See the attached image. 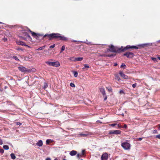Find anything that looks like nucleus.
<instances>
[{"mask_svg": "<svg viewBox=\"0 0 160 160\" xmlns=\"http://www.w3.org/2000/svg\"><path fill=\"white\" fill-rule=\"evenodd\" d=\"M92 135V133L90 132L86 131L82 132L78 134V136L79 137H87L88 136Z\"/></svg>", "mask_w": 160, "mask_h": 160, "instance_id": "7", "label": "nucleus"}, {"mask_svg": "<svg viewBox=\"0 0 160 160\" xmlns=\"http://www.w3.org/2000/svg\"><path fill=\"white\" fill-rule=\"evenodd\" d=\"M100 92H101L103 96H104L105 95H106V94L105 92V90L103 88H101L100 89Z\"/></svg>", "mask_w": 160, "mask_h": 160, "instance_id": "17", "label": "nucleus"}, {"mask_svg": "<svg viewBox=\"0 0 160 160\" xmlns=\"http://www.w3.org/2000/svg\"><path fill=\"white\" fill-rule=\"evenodd\" d=\"M3 148L5 150H8L9 149V147L8 145H4L3 147Z\"/></svg>", "mask_w": 160, "mask_h": 160, "instance_id": "22", "label": "nucleus"}, {"mask_svg": "<svg viewBox=\"0 0 160 160\" xmlns=\"http://www.w3.org/2000/svg\"><path fill=\"white\" fill-rule=\"evenodd\" d=\"M28 31L31 33L32 36L36 39H38L40 37H42V38H43L46 37H48V38L50 40L53 39H56L58 40H60L63 41H67L68 40V39L67 37H65L64 36L58 33H52L50 34H46L45 35H43L42 34L36 33L31 31L29 29H28Z\"/></svg>", "mask_w": 160, "mask_h": 160, "instance_id": "1", "label": "nucleus"}, {"mask_svg": "<svg viewBox=\"0 0 160 160\" xmlns=\"http://www.w3.org/2000/svg\"><path fill=\"white\" fill-rule=\"evenodd\" d=\"M65 46H62V48H61V51L60 52H61L62 51H64L65 50Z\"/></svg>", "mask_w": 160, "mask_h": 160, "instance_id": "27", "label": "nucleus"}, {"mask_svg": "<svg viewBox=\"0 0 160 160\" xmlns=\"http://www.w3.org/2000/svg\"><path fill=\"white\" fill-rule=\"evenodd\" d=\"M158 58L159 60H160V57H158Z\"/></svg>", "mask_w": 160, "mask_h": 160, "instance_id": "51", "label": "nucleus"}, {"mask_svg": "<svg viewBox=\"0 0 160 160\" xmlns=\"http://www.w3.org/2000/svg\"><path fill=\"white\" fill-rule=\"evenodd\" d=\"M2 22H0V24H2Z\"/></svg>", "mask_w": 160, "mask_h": 160, "instance_id": "54", "label": "nucleus"}, {"mask_svg": "<svg viewBox=\"0 0 160 160\" xmlns=\"http://www.w3.org/2000/svg\"><path fill=\"white\" fill-rule=\"evenodd\" d=\"M117 65V64H115V66H116Z\"/></svg>", "mask_w": 160, "mask_h": 160, "instance_id": "53", "label": "nucleus"}, {"mask_svg": "<svg viewBox=\"0 0 160 160\" xmlns=\"http://www.w3.org/2000/svg\"><path fill=\"white\" fill-rule=\"evenodd\" d=\"M97 122H100L101 123H102V122H100V121H98H98H97Z\"/></svg>", "mask_w": 160, "mask_h": 160, "instance_id": "50", "label": "nucleus"}, {"mask_svg": "<svg viewBox=\"0 0 160 160\" xmlns=\"http://www.w3.org/2000/svg\"><path fill=\"white\" fill-rule=\"evenodd\" d=\"M123 56H126L128 58H132L134 57V54L132 52H128L124 53Z\"/></svg>", "mask_w": 160, "mask_h": 160, "instance_id": "8", "label": "nucleus"}, {"mask_svg": "<svg viewBox=\"0 0 160 160\" xmlns=\"http://www.w3.org/2000/svg\"><path fill=\"white\" fill-rule=\"evenodd\" d=\"M74 41V42H76V41Z\"/></svg>", "mask_w": 160, "mask_h": 160, "instance_id": "55", "label": "nucleus"}, {"mask_svg": "<svg viewBox=\"0 0 160 160\" xmlns=\"http://www.w3.org/2000/svg\"><path fill=\"white\" fill-rule=\"evenodd\" d=\"M159 42H160V40L159 41Z\"/></svg>", "mask_w": 160, "mask_h": 160, "instance_id": "56", "label": "nucleus"}, {"mask_svg": "<svg viewBox=\"0 0 160 160\" xmlns=\"http://www.w3.org/2000/svg\"><path fill=\"white\" fill-rule=\"evenodd\" d=\"M51 142V140L48 139L46 141V144L47 145H48Z\"/></svg>", "mask_w": 160, "mask_h": 160, "instance_id": "25", "label": "nucleus"}, {"mask_svg": "<svg viewBox=\"0 0 160 160\" xmlns=\"http://www.w3.org/2000/svg\"><path fill=\"white\" fill-rule=\"evenodd\" d=\"M3 39L4 42L6 41L7 40L6 38H3Z\"/></svg>", "mask_w": 160, "mask_h": 160, "instance_id": "47", "label": "nucleus"}, {"mask_svg": "<svg viewBox=\"0 0 160 160\" xmlns=\"http://www.w3.org/2000/svg\"><path fill=\"white\" fill-rule=\"evenodd\" d=\"M115 55V54H106V57H113Z\"/></svg>", "mask_w": 160, "mask_h": 160, "instance_id": "24", "label": "nucleus"}, {"mask_svg": "<svg viewBox=\"0 0 160 160\" xmlns=\"http://www.w3.org/2000/svg\"><path fill=\"white\" fill-rule=\"evenodd\" d=\"M119 93H120V94H122V93H124L123 92V91L122 90H121L120 91H119Z\"/></svg>", "mask_w": 160, "mask_h": 160, "instance_id": "45", "label": "nucleus"}, {"mask_svg": "<svg viewBox=\"0 0 160 160\" xmlns=\"http://www.w3.org/2000/svg\"><path fill=\"white\" fill-rule=\"evenodd\" d=\"M98 56H101V57H106V54H99L98 55Z\"/></svg>", "mask_w": 160, "mask_h": 160, "instance_id": "29", "label": "nucleus"}, {"mask_svg": "<svg viewBox=\"0 0 160 160\" xmlns=\"http://www.w3.org/2000/svg\"><path fill=\"white\" fill-rule=\"evenodd\" d=\"M22 124V123H21L20 122H17V125H20Z\"/></svg>", "mask_w": 160, "mask_h": 160, "instance_id": "44", "label": "nucleus"}, {"mask_svg": "<svg viewBox=\"0 0 160 160\" xmlns=\"http://www.w3.org/2000/svg\"><path fill=\"white\" fill-rule=\"evenodd\" d=\"M149 43H147L141 44H139L137 46H131L128 45L127 46L124 48H123L122 46L121 48H118L117 47H115L113 45H111V46H108L109 48L107 50V52L110 51L111 52L120 53L121 52H124L128 49L134 48L138 49L149 46Z\"/></svg>", "mask_w": 160, "mask_h": 160, "instance_id": "3", "label": "nucleus"}, {"mask_svg": "<svg viewBox=\"0 0 160 160\" xmlns=\"http://www.w3.org/2000/svg\"><path fill=\"white\" fill-rule=\"evenodd\" d=\"M77 157L78 158V159H79L80 158L82 157V156L81 154L78 153L77 155Z\"/></svg>", "mask_w": 160, "mask_h": 160, "instance_id": "26", "label": "nucleus"}, {"mask_svg": "<svg viewBox=\"0 0 160 160\" xmlns=\"http://www.w3.org/2000/svg\"><path fill=\"white\" fill-rule=\"evenodd\" d=\"M121 131L119 130H111L109 131V133L110 134H114L116 135L120 134Z\"/></svg>", "mask_w": 160, "mask_h": 160, "instance_id": "9", "label": "nucleus"}, {"mask_svg": "<svg viewBox=\"0 0 160 160\" xmlns=\"http://www.w3.org/2000/svg\"><path fill=\"white\" fill-rule=\"evenodd\" d=\"M158 129L160 130V124H158Z\"/></svg>", "mask_w": 160, "mask_h": 160, "instance_id": "48", "label": "nucleus"}, {"mask_svg": "<svg viewBox=\"0 0 160 160\" xmlns=\"http://www.w3.org/2000/svg\"><path fill=\"white\" fill-rule=\"evenodd\" d=\"M156 59V58H152V60L153 61H155Z\"/></svg>", "mask_w": 160, "mask_h": 160, "instance_id": "41", "label": "nucleus"}, {"mask_svg": "<svg viewBox=\"0 0 160 160\" xmlns=\"http://www.w3.org/2000/svg\"><path fill=\"white\" fill-rule=\"evenodd\" d=\"M16 43L18 45H21L22 46H26L28 47H30L29 46L26 45L24 42L21 41H17Z\"/></svg>", "mask_w": 160, "mask_h": 160, "instance_id": "12", "label": "nucleus"}, {"mask_svg": "<svg viewBox=\"0 0 160 160\" xmlns=\"http://www.w3.org/2000/svg\"><path fill=\"white\" fill-rule=\"evenodd\" d=\"M21 38L23 40H27L28 39L29 41H31L32 39L30 36L29 35L28 32H22V36H21Z\"/></svg>", "mask_w": 160, "mask_h": 160, "instance_id": "4", "label": "nucleus"}, {"mask_svg": "<svg viewBox=\"0 0 160 160\" xmlns=\"http://www.w3.org/2000/svg\"><path fill=\"white\" fill-rule=\"evenodd\" d=\"M120 75L124 78L125 79H128V76L124 74L123 72H120L119 73Z\"/></svg>", "mask_w": 160, "mask_h": 160, "instance_id": "13", "label": "nucleus"}, {"mask_svg": "<svg viewBox=\"0 0 160 160\" xmlns=\"http://www.w3.org/2000/svg\"><path fill=\"white\" fill-rule=\"evenodd\" d=\"M83 59L82 57H78L74 58V61H81Z\"/></svg>", "mask_w": 160, "mask_h": 160, "instance_id": "18", "label": "nucleus"}, {"mask_svg": "<svg viewBox=\"0 0 160 160\" xmlns=\"http://www.w3.org/2000/svg\"><path fill=\"white\" fill-rule=\"evenodd\" d=\"M142 138H138V140L139 141H141V140H142Z\"/></svg>", "mask_w": 160, "mask_h": 160, "instance_id": "46", "label": "nucleus"}, {"mask_svg": "<svg viewBox=\"0 0 160 160\" xmlns=\"http://www.w3.org/2000/svg\"><path fill=\"white\" fill-rule=\"evenodd\" d=\"M74 58L73 57H72V58H70V60H71V61H74V58Z\"/></svg>", "mask_w": 160, "mask_h": 160, "instance_id": "40", "label": "nucleus"}, {"mask_svg": "<svg viewBox=\"0 0 160 160\" xmlns=\"http://www.w3.org/2000/svg\"><path fill=\"white\" fill-rule=\"evenodd\" d=\"M18 70L22 72H26L28 71V69L25 67L21 65L18 67Z\"/></svg>", "mask_w": 160, "mask_h": 160, "instance_id": "10", "label": "nucleus"}, {"mask_svg": "<svg viewBox=\"0 0 160 160\" xmlns=\"http://www.w3.org/2000/svg\"><path fill=\"white\" fill-rule=\"evenodd\" d=\"M77 153V152L75 150H72L69 153L70 155L72 156L75 155Z\"/></svg>", "mask_w": 160, "mask_h": 160, "instance_id": "15", "label": "nucleus"}, {"mask_svg": "<svg viewBox=\"0 0 160 160\" xmlns=\"http://www.w3.org/2000/svg\"><path fill=\"white\" fill-rule=\"evenodd\" d=\"M42 141L41 140H39L38 141V142L36 143V145L39 147L42 146Z\"/></svg>", "mask_w": 160, "mask_h": 160, "instance_id": "14", "label": "nucleus"}, {"mask_svg": "<svg viewBox=\"0 0 160 160\" xmlns=\"http://www.w3.org/2000/svg\"><path fill=\"white\" fill-rule=\"evenodd\" d=\"M104 101H105L107 99V96H106V95H105L104 96Z\"/></svg>", "mask_w": 160, "mask_h": 160, "instance_id": "43", "label": "nucleus"}, {"mask_svg": "<svg viewBox=\"0 0 160 160\" xmlns=\"http://www.w3.org/2000/svg\"><path fill=\"white\" fill-rule=\"evenodd\" d=\"M127 125L126 124H124V126H123V128H127Z\"/></svg>", "mask_w": 160, "mask_h": 160, "instance_id": "42", "label": "nucleus"}, {"mask_svg": "<svg viewBox=\"0 0 160 160\" xmlns=\"http://www.w3.org/2000/svg\"><path fill=\"white\" fill-rule=\"evenodd\" d=\"M121 146L125 150L129 149L131 147L130 144L127 142L122 143Z\"/></svg>", "mask_w": 160, "mask_h": 160, "instance_id": "6", "label": "nucleus"}, {"mask_svg": "<svg viewBox=\"0 0 160 160\" xmlns=\"http://www.w3.org/2000/svg\"><path fill=\"white\" fill-rule=\"evenodd\" d=\"M155 137L157 138L160 139V134L156 135Z\"/></svg>", "mask_w": 160, "mask_h": 160, "instance_id": "35", "label": "nucleus"}, {"mask_svg": "<svg viewBox=\"0 0 160 160\" xmlns=\"http://www.w3.org/2000/svg\"><path fill=\"white\" fill-rule=\"evenodd\" d=\"M153 133H154V134L158 133V131H157V130H154L153 131Z\"/></svg>", "mask_w": 160, "mask_h": 160, "instance_id": "37", "label": "nucleus"}, {"mask_svg": "<svg viewBox=\"0 0 160 160\" xmlns=\"http://www.w3.org/2000/svg\"><path fill=\"white\" fill-rule=\"evenodd\" d=\"M85 150H82V153L81 154L82 156L84 155L85 154Z\"/></svg>", "mask_w": 160, "mask_h": 160, "instance_id": "32", "label": "nucleus"}, {"mask_svg": "<svg viewBox=\"0 0 160 160\" xmlns=\"http://www.w3.org/2000/svg\"><path fill=\"white\" fill-rule=\"evenodd\" d=\"M107 88L109 91L111 92L112 91V89L111 87H108Z\"/></svg>", "mask_w": 160, "mask_h": 160, "instance_id": "28", "label": "nucleus"}, {"mask_svg": "<svg viewBox=\"0 0 160 160\" xmlns=\"http://www.w3.org/2000/svg\"><path fill=\"white\" fill-rule=\"evenodd\" d=\"M11 158L13 159H14L16 158V156L14 154L12 153L10 154Z\"/></svg>", "mask_w": 160, "mask_h": 160, "instance_id": "20", "label": "nucleus"}, {"mask_svg": "<svg viewBox=\"0 0 160 160\" xmlns=\"http://www.w3.org/2000/svg\"><path fill=\"white\" fill-rule=\"evenodd\" d=\"M55 47V44H54L50 46V48H54Z\"/></svg>", "mask_w": 160, "mask_h": 160, "instance_id": "39", "label": "nucleus"}, {"mask_svg": "<svg viewBox=\"0 0 160 160\" xmlns=\"http://www.w3.org/2000/svg\"><path fill=\"white\" fill-rule=\"evenodd\" d=\"M90 68V67L87 64H84V67L82 68V69H83L84 71L87 70L88 69Z\"/></svg>", "mask_w": 160, "mask_h": 160, "instance_id": "16", "label": "nucleus"}, {"mask_svg": "<svg viewBox=\"0 0 160 160\" xmlns=\"http://www.w3.org/2000/svg\"><path fill=\"white\" fill-rule=\"evenodd\" d=\"M137 83H135L134 84H133L132 85V87L133 88H135L136 87V86H137Z\"/></svg>", "mask_w": 160, "mask_h": 160, "instance_id": "36", "label": "nucleus"}, {"mask_svg": "<svg viewBox=\"0 0 160 160\" xmlns=\"http://www.w3.org/2000/svg\"><path fill=\"white\" fill-rule=\"evenodd\" d=\"M116 125H117L116 124L113 123V124H110V125L112 127H114Z\"/></svg>", "mask_w": 160, "mask_h": 160, "instance_id": "38", "label": "nucleus"}, {"mask_svg": "<svg viewBox=\"0 0 160 160\" xmlns=\"http://www.w3.org/2000/svg\"><path fill=\"white\" fill-rule=\"evenodd\" d=\"M115 78L117 79L118 81H119L120 80V78L119 77V75L118 74H116L115 75Z\"/></svg>", "mask_w": 160, "mask_h": 160, "instance_id": "19", "label": "nucleus"}, {"mask_svg": "<svg viewBox=\"0 0 160 160\" xmlns=\"http://www.w3.org/2000/svg\"><path fill=\"white\" fill-rule=\"evenodd\" d=\"M54 160H58V159H57L56 158Z\"/></svg>", "mask_w": 160, "mask_h": 160, "instance_id": "52", "label": "nucleus"}, {"mask_svg": "<svg viewBox=\"0 0 160 160\" xmlns=\"http://www.w3.org/2000/svg\"><path fill=\"white\" fill-rule=\"evenodd\" d=\"M45 46H44L41 47L39 48L38 49H36V50H38V51L41 50H42V49H44V48H45Z\"/></svg>", "mask_w": 160, "mask_h": 160, "instance_id": "21", "label": "nucleus"}, {"mask_svg": "<svg viewBox=\"0 0 160 160\" xmlns=\"http://www.w3.org/2000/svg\"><path fill=\"white\" fill-rule=\"evenodd\" d=\"M4 152V150L2 149H0V152L1 153H3Z\"/></svg>", "mask_w": 160, "mask_h": 160, "instance_id": "34", "label": "nucleus"}, {"mask_svg": "<svg viewBox=\"0 0 160 160\" xmlns=\"http://www.w3.org/2000/svg\"><path fill=\"white\" fill-rule=\"evenodd\" d=\"M108 158V154L107 153H103L101 156L102 160H107Z\"/></svg>", "mask_w": 160, "mask_h": 160, "instance_id": "11", "label": "nucleus"}, {"mask_svg": "<svg viewBox=\"0 0 160 160\" xmlns=\"http://www.w3.org/2000/svg\"><path fill=\"white\" fill-rule=\"evenodd\" d=\"M45 63L49 66H52L56 67H58L60 65L59 62L58 61H56V62H54L46 61L45 62Z\"/></svg>", "mask_w": 160, "mask_h": 160, "instance_id": "5", "label": "nucleus"}, {"mask_svg": "<svg viewBox=\"0 0 160 160\" xmlns=\"http://www.w3.org/2000/svg\"><path fill=\"white\" fill-rule=\"evenodd\" d=\"M46 160H51V159L50 158H47L46 159Z\"/></svg>", "mask_w": 160, "mask_h": 160, "instance_id": "49", "label": "nucleus"}, {"mask_svg": "<svg viewBox=\"0 0 160 160\" xmlns=\"http://www.w3.org/2000/svg\"><path fill=\"white\" fill-rule=\"evenodd\" d=\"M74 76L75 77H77L78 76V73L76 71L73 72Z\"/></svg>", "mask_w": 160, "mask_h": 160, "instance_id": "23", "label": "nucleus"}, {"mask_svg": "<svg viewBox=\"0 0 160 160\" xmlns=\"http://www.w3.org/2000/svg\"><path fill=\"white\" fill-rule=\"evenodd\" d=\"M13 58L16 60H19L18 57L16 56H13Z\"/></svg>", "mask_w": 160, "mask_h": 160, "instance_id": "33", "label": "nucleus"}, {"mask_svg": "<svg viewBox=\"0 0 160 160\" xmlns=\"http://www.w3.org/2000/svg\"><path fill=\"white\" fill-rule=\"evenodd\" d=\"M70 86L72 87H73V88H74L75 87V85L74 84V83H72V82H71L70 83Z\"/></svg>", "mask_w": 160, "mask_h": 160, "instance_id": "31", "label": "nucleus"}, {"mask_svg": "<svg viewBox=\"0 0 160 160\" xmlns=\"http://www.w3.org/2000/svg\"><path fill=\"white\" fill-rule=\"evenodd\" d=\"M126 67V66L124 64L122 63V64L121 65L120 67L121 68H125Z\"/></svg>", "mask_w": 160, "mask_h": 160, "instance_id": "30", "label": "nucleus"}, {"mask_svg": "<svg viewBox=\"0 0 160 160\" xmlns=\"http://www.w3.org/2000/svg\"><path fill=\"white\" fill-rule=\"evenodd\" d=\"M28 31L31 33L32 36L36 39H38L40 37H42V38H43L46 37H48V38L50 40L53 39H56L58 40H60L63 41H67L68 40V39L67 37H65L64 36L58 33H52L50 34H46L45 35H43L42 34L36 33L31 31L29 29H28Z\"/></svg>", "mask_w": 160, "mask_h": 160, "instance_id": "2", "label": "nucleus"}]
</instances>
